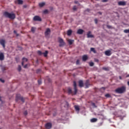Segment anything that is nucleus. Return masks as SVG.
<instances>
[{
	"label": "nucleus",
	"mask_w": 129,
	"mask_h": 129,
	"mask_svg": "<svg viewBox=\"0 0 129 129\" xmlns=\"http://www.w3.org/2000/svg\"><path fill=\"white\" fill-rule=\"evenodd\" d=\"M4 15L6 18H9L11 20H14L16 18V15L14 14L9 13L8 12H5Z\"/></svg>",
	"instance_id": "obj_2"
},
{
	"label": "nucleus",
	"mask_w": 129,
	"mask_h": 129,
	"mask_svg": "<svg viewBox=\"0 0 129 129\" xmlns=\"http://www.w3.org/2000/svg\"><path fill=\"white\" fill-rule=\"evenodd\" d=\"M14 34H17V31L14 30Z\"/></svg>",
	"instance_id": "obj_48"
},
{
	"label": "nucleus",
	"mask_w": 129,
	"mask_h": 129,
	"mask_svg": "<svg viewBox=\"0 0 129 129\" xmlns=\"http://www.w3.org/2000/svg\"><path fill=\"white\" fill-rule=\"evenodd\" d=\"M23 3L22 0H16L15 1V4H18V5H23Z\"/></svg>",
	"instance_id": "obj_18"
},
{
	"label": "nucleus",
	"mask_w": 129,
	"mask_h": 129,
	"mask_svg": "<svg viewBox=\"0 0 129 129\" xmlns=\"http://www.w3.org/2000/svg\"><path fill=\"white\" fill-rule=\"evenodd\" d=\"M77 3H78V2H77V1H75V4H77Z\"/></svg>",
	"instance_id": "obj_54"
},
{
	"label": "nucleus",
	"mask_w": 129,
	"mask_h": 129,
	"mask_svg": "<svg viewBox=\"0 0 129 129\" xmlns=\"http://www.w3.org/2000/svg\"><path fill=\"white\" fill-rule=\"evenodd\" d=\"M33 21L34 22H42V18L39 16H35L33 17Z\"/></svg>",
	"instance_id": "obj_4"
},
{
	"label": "nucleus",
	"mask_w": 129,
	"mask_h": 129,
	"mask_svg": "<svg viewBox=\"0 0 129 129\" xmlns=\"http://www.w3.org/2000/svg\"><path fill=\"white\" fill-rule=\"evenodd\" d=\"M68 42L69 45H72V44H73V43H74V40L69 39L68 40Z\"/></svg>",
	"instance_id": "obj_22"
},
{
	"label": "nucleus",
	"mask_w": 129,
	"mask_h": 129,
	"mask_svg": "<svg viewBox=\"0 0 129 129\" xmlns=\"http://www.w3.org/2000/svg\"><path fill=\"white\" fill-rule=\"evenodd\" d=\"M28 67V64H25L24 66V68H27Z\"/></svg>",
	"instance_id": "obj_46"
},
{
	"label": "nucleus",
	"mask_w": 129,
	"mask_h": 129,
	"mask_svg": "<svg viewBox=\"0 0 129 129\" xmlns=\"http://www.w3.org/2000/svg\"><path fill=\"white\" fill-rule=\"evenodd\" d=\"M18 70L20 72L21 70H22V68L21 67V66H18Z\"/></svg>",
	"instance_id": "obj_30"
},
{
	"label": "nucleus",
	"mask_w": 129,
	"mask_h": 129,
	"mask_svg": "<svg viewBox=\"0 0 129 129\" xmlns=\"http://www.w3.org/2000/svg\"><path fill=\"white\" fill-rule=\"evenodd\" d=\"M85 85L86 86L85 88H88L89 86H90V84H89V80H87L86 81V82L85 83Z\"/></svg>",
	"instance_id": "obj_12"
},
{
	"label": "nucleus",
	"mask_w": 129,
	"mask_h": 129,
	"mask_svg": "<svg viewBox=\"0 0 129 129\" xmlns=\"http://www.w3.org/2000/svg\"><path fill=\"white\" fill-rule=\"evenodd\" d=\"M105 97H110V95L109 94H106L105 95Z\"/></svg>",
	"instance_id": "obj_36"
},
{
	"label": "nucleus",
	"mask_w": 129,
	"mask_h": 129,
	"mask_svg": "<svg viewBox=\"0 0 129 129\" xmlns=\"http://www.w3.org/2000/svg\"><path fill=\"white\" fill-rule=\"evenodd\" d=\"M84 32V30L81 29H80L77 31V34H79V35H82V34H83Z\"/></svg>",
	"instance_id": "obj_14"
},
{
	"label": "nucleus",
	"mask_w": 129,
	"mask_h": 129,
	"mask_svg": "<svg viewBox=\"0 0 129 129\" xmlns=\"http://www.w3.org/2000/svg\"><path fill=\"white\" fill-rule=\"evenodd\" d=\"M5 60V54L3 52L0 53V61H4Z\"/></svg>",
	"instance_id": "obj_11"
},
{
	"label": "nucleus",
	"mask_w": 129,
	"mask_h": 129,
	"mask_svg": "<svg viewBox=\"0 0 129 129\" xmlns=\"http://www.w3.org/2000/svg\"><path fill=\"white\" fill-rule=\"evenodd\" d=\"M77 10V8H76V6H74L73 7V10L74 11H76Z\"/></svg>",
	"instance_id": "obj_40"
},
{
	"label": "nucleus",
	"mask_w": 129,
	"mask_h": 129,
	"mask_svg": "<svg viewBox=\"0 0 129 129\" xmlns=\"http://www.w3.org/2000/svg\"><path fill=\"white\" fill-rule=\"evenodd\" d=\"M79 86L80 87H83V86H84L83 81L80 80L79 81Z\"/></svg>",
	"instance_id": "obj_17"
},
{
	"label": "nucleus",
	"mask_w": 129,
	"mask_h": 129,
	"mask_svg": "<svg viewBox=\"0 0 129 129\" xmlns=\"http://www.w3.org/2000/svg\"><path fill=\"white\" fill-rule=\"evenodd\" d=\"M87 11H88V12H89V9H87Z\"/></svg>",
	"instance_id": "obj_56"
},
{
	"label": "nucleus",
	"mask_w": 129,
	"mask_h": 129,
	"mask_svg": "<svg viewBox=\"0 0 129 129\" xmlns=\"http://www.w3.org/2000/svg\"><path fill=\"white\" fill-rule=\"evenodd\" d=\"M94 21L95 24H97L98 20H97V19H95Z\"/></svg>",
	"instance_id": "obj_38"
},
{
	"label": "nucleus",
	"mask_w": 129,
	"mask_h": 129,
	"mask_svg": "<svg viewBox=\"0 0 129 129\" xmlns=\"http://www.w3.org/2000/svg\"><path fill=\"white\" fill-rule=\"evenodd\" d=\"M45 3L43 2L41 3H39V6L40 7V8H43V7H44V6H45Z\"/></svg>",
	"instance_id": "obj_24"
},
{
	"label": "nucleus",
	"mask_w": 129,
	"mask_h": 129,
	"mask_svg": "<svg viewBox=\"0 0 129 129\" xmlns=\"http://www.w3.org/2000/svg\"><path fill=\"white\" fill-rule=\"evenodd\" d=\"M103 70H105V71H108V68H102Z\"/></svg>",
	"instance_id": "obj_33"
},
{
	"label": "nucleus",
	"mask_w": 129,
	"mask_h": 129,
	"mask_svg": "<svg viewBox=\"0 0 129 129\" xmlns=\"http://www.w3.org/2000/svg\"><path fill=\"white\" fill-rule=\"evenodd\" d=\"M0 44L3 46V48H6V41L5 40H0Z\"/></svg>",
	"instance_id": "obj_9"
},
{
	"label": "nucleus",
	"mask_w": 129,
	"mask_h": 129,
	"mask_svg": "<svg viewBox=\"0 0 129 129\" xmlns=\"http://www.w3.org/2000/svg\"><path fill=\"white\" fill-rule=\"evenodd\" d=\"M50 33H51V30H50L49 28H47L45 32V37H48V36H49Z\"/></svg>",
	"instance_id": "obj_8"
},
{
	"label": "nucleus",
	"mask_w": 129,
	"mask_h": 129,
	"mask_svg": "<svg viewBox=\"0 0 129 129\" xmlns=\"http://www.w3.org/2000/svg\"><path fill=\"white\" fill-rule=\"evenodd\" d=\"M0 129H2V128H0Z\"/></svg>",
	"instance_id": "obj_58"
},
{
	"label": "nucleus",
	"mask_w": 129,
	"mask_h": 129,
	"mask_svg": "<svg viewBox=\"0 0 129 129\" xmlns=\"http://www.w3.org/2000/svg\"><path fill=\"white\" fill-rule=\"evenodd\" d=\"M82 59H83V61H86V60H87V59H88V56H87V55H84L82 57Z\"/></svg>",
	"instance_id": "obj_19"
},
{
	"label": "nucleus",
	"mask_w": 129,
	"mask_h": 129,
	"mask_svg": "<svg viewBox=\"0 0 129 129\" xmlns=\"http://www.w3.org/2000/svg\"><path fill=\"white\" fill-rule=\"evenodd\" d=\"M89 65L90 66H91V67H92V66H94V63H93V62H91L89 63Z\"/></svg>",
	"instance_id": "obj_32"
},
{
	"label": "nucleus",
	"mask_w": 129,
	"mask_h": 129,
	"mask_svg": "<svg viewBox=\"0 0 129 129\" xmlns=\"http://www.w3.org/2000/svg\"><path fill=\"white\" fill-rule=\"evenodd\" d=\"M127 85H128V86H129V81L127 82Z\"/></svg>",
	"instance_id": "obj_51"
},
{
	"label": "nucleus",
	"mask_w": 129,
	"mask_h": 129,
	"mask_svg": "<svg viewBox=\"0 0 129 129\" xmlns=\"http://www.w3.org/2000/svg\"><path fill=\"white\" fill-rule=\"evenodd\" d=\"M42 55H43L44 57H47V56H48V50H46L45 52L42 53Z\"/></svg>",
	"instance_id": "obj_25"
},
{
	"label": "nucleus",
	"mask_w": 129,
	"mask_h": 129,
	"mask_svg": "<svg viewBox=\"0 0 129 129\" xmlns=\"http://www.w3.org/2000/svg\"><path fill=\"white\" fill-rule=\"evenodd\" d=\"M24 115H28V112L27 111H25L24 112Z\"/></svg>",
	"instance_id": "obj_37"
},
{
	"label": "nucleus",
	"mask_w": 129,
	"mask_h": 129,
	"mask_svg": "<svg viewBox=\"0 0 129 129\" xmlns=\"http://www.w3.org/2000/svg\"><path fill=\"white\" fill-rule=\"evenodd\" d=\"M37 54H38V55H39V56H41V55H43V52H42V51H40V50H38V51H37Z\"/></svg>",
	"instance_id": "obj_28"
},
{
	"label": "nucleus",
	"mask_w": 129,
	"mask_h": 129,
	"mask_svg": "<svg viewBox=\"0 0 129 129\" xmlns=\"http://www.w3.org/2000/svg\"><path fill=\"white\" fill-rule=\"evenodd\" d=\"M44 14H47V13H48V10H45L44 11Z\"/></svg>",
	"instance_id": "obj_45"
},
{
	"label": "nucleus",
	"mask_w": 129,
	"mask_h": 129,
	"mask_svg": "<svg viewBox=\"0 0 129 129\" xmlns=\"http://www.w3.org/2000/svg\"><path fill=\"white\" fill-rule=\"evenodd\" d=\"M68 92L69 94H73V92H72V89H71V88H68Z\"/></svg>",
	"instance_id": "obj_20"
},
{
	"label": "nucleus",
	"mask_w": 129,
	"mask_h": 129,
	"mask_svg": "<svg viewBox=\"0 0 129 129\" xmlns=\"http://www.w3.org/2000/svg\"><path fill=\"white\" fill-rule=\"evenodd\" d=\"M58 42L59 43V47H63L66 45V43L65 42H64V40L63 39L59 37L58 38Z\"/></svg>",
	"instance_id": "obj_3"
},
{
	"label": "nucleus",
	"mask_w": 129,
	"mask_h": 129,
	"mask_svg": "<svg viewBox=\"0 0 129 129\" xmlns=\"http://www.w3.org/2000/svg\"><path fill=\"white\" fill-rule=\"evenodd\" d=\"M75 108L77 111H79L80 110V108H79V106L75 105Z\"/></svg>",
	"instance_id": "obj_26"
},
{
	"label": "nucleus",
	"mask_w": 129,
	"mask_h": 129,
	"mask_svg": "<svg viewBox=\"0 0 129 129\" xmlns=\"http://www.w3.org/2000/svg\"><path fill=\"white\" fill-rule=\"evenodd\" d=\"M92 106H94V107H95V108L97 107V106L95 105V103H92Z\"/></svg>",
	"instance_id": "obj_35"
},
{
	"label": "nucleus",
	"mask_w": 129,
	"mask_h": 129,
	"mask_svg": "<svg viewBox=\"0 0 129 129\" xmlns=\"http://www.w3.org/2000/svg\"><path fill=\"white\" fill-rule=\"evenodd\" d=\"M124 33L127 34H129V29H125L124 30Z\"/></svg>",
	"instance_id": "obj_29"
},
{
	"label": "nucleus",
	"mask_w": 129,
	"mask_h": 129,
	"mask_svg": "<svg viewBox=\"0 0 129 129\" xmlns=\"http://www.w3.org/2000/svg\"><path fill=\"white\" fill-rule=\"evenodd\" d=\"M103 3H106L107 2H108V0H102V1Z\"/></svg>",
	"instance_id": "obj_43"
},
{
	"label": "nucleus",
	"mask_w": 129,
	"mask_h": 129,
	"mask_svg": "<svg viewBox=\"0 0 129 129\" xmlns=\"http://www.w3.org/2000/svg\"><path fill=\"white\" fill-rule=\"evenodd\" d=\"M98 14H99V15H102V13L100 12H98Z\"/></svg>",
	"instance_id": "obj_47"
},
{
	"label": "nucleus",
	"mask_w": 129,
	"mask_h": 129,
	"mask_svg": "<svg viewBox=\"0 0 129 129\" xmlns=\"http://www.w3.org/2000/svg\"><path fill=\"white\" fill-rule=\"evenodd\" d=\"M126 77H129V75H127L126 76Z\"/></svg>",
	"instance_id": "obj_55"
},
{
	"label": "nucleus",
	"mask_w": 129,
	"mask_h": 129,
	"mask_svg": "<svg viewBox=\"0 0 129 129\" xmlns=\"http://www.w3.org/2000/svg\"><path fill=\"white\" fill-rule=\"evenodd\" d=\"M45 128L46 129H51L52 128V123L48 122L45 124Z\"/></svg>",
	"instance_id": "obj_7"
},
{
	"label": "nucleus",
	"mask_w": 129,
	"mask_h": 129,
	"mask_svg": "<svg viewBox=\"0 0 129 129\" xmlns=\"http://www.w3.org/2000/svg\"><path fill=\"white\" fill-rule=\"evenodd\" d=\"M21 100L22 102H25V99L24 98L21 97L20 95H16V101H18V100Z\"/></svg>",
	"instance_id": "obj_5"
},
{
	"label": "nucleus",
	"mask_w": 129,
	"mask_h": 129,
	"mask_svg": "<svg viewBox=\"0 0 129 129\" xmlns=\"http://www.w3.org/2000/svg\"><path fill=\"white\" fill-rule=\"evenodd\" d=\"M40 71H41L40 70H37V73H38V72H40Z\"/></svg>",
	"instance_id": "obj_49"
},
{
	"label": "nucleus",
	"mask_w": 129,
	"mask_h": 129,
	"mask_svg": "<svg viewBox=\"0 0 129 129\" xmlns=\"http://www.w3.org/2000/svg\"><path fill=\"white\" fill-rule=\"evenodd\" d=\"M107 28H108V29H111V26L107 25Z\"/></svg>",
	"instance_id": "obj_44"
},
{
	"label": "nucleus",
	"mask_w": 129,
	"mask_h": 129,
	"mask_svg": "<svg viewBox=\"0 0 129 129\" xmlns=\"http://www.w3.org/2000/svg\"><path fill=\"white\" fill-rule=\"evenodd\" d=\"M94 61L98 62H99V60H98V59L95 58L94 59Z\"/></svg>",
	"instance_id": "obj_39"
},
{
	"label": "nucleus",
	"mask_w": 129,
	"mask_h": 129,
	"mask_svg": "<svg viewBox=\"0 0 129 129\" xmlns=\"http://www.w3.org/2000/svg\"><path fill=\"white\" fill-rule=\"evenodd\" d=\"M90 50L92 52H93V53H96V50H95V48H93V47H91L90 48Z\"/></svg>",
	"instance_id": "obj_27"
},
{
	"label": "nucleus",
	"mask_w": 129,
	"mask_h": 129,
	"mask_svg": "<svg viewBox=\"0 0 129 129\" xmlns=\"http://www.w3.org/2000/svg\"><path fill=\"white\" fill-rule=\"evenodd\" d=\"M125 91H126V87H125V86H122L115 90V92L116 93H118L119 94H122L123 93H124Z\"/></svg>",
	"instance_id": "obj_1"
},
{
	"label": "nucleus",
	"mask_w": 129,
	"mask_h": 129,
	"mask_svg": "<svg viewBox=\"0 0 129 129\" xmlns=\"http://www.w3.org/2000/svg\"><path fill=\"white\" fill-rule=\"evenodd\" d=\"M97 121V118H93L91 119V122H96Z\"/></svg>",
	"instance_id": "obj_23"
},
{
	"label": "nucleus",
	"mask_w": 129,
	"mask_h": 129,
	"mask_svg": "<svg viewBox=\"0 0 129 129\" xmlns=\"http://www.w3.org/2000/svg\"><path fill=\"white\" fill-rule=\"evenodd\" d=\"M27 61H28V58L23 57L22 58V66H24V64L25 62H27Z\"/></svg>",
	"instance_id": "obj_16"
},
{
	"label": "nucleus",
	"mask_w": 129,
	"mask_h": 129,
	"mask_svg": "<svg viewBox=\"0 0 129 129\" xmlns=\"http://www.w3.org/2000/svg\"><path fill=\"white\" fill-rule=\"evenodd\" d=\"M17 36H19V34H17Z\"/></svg>",
	"instance_id": "obj_57"
},
{
	"label": "nucleus",
	"mask_w": 129,
	"mask_h": 129,
	"mask_svg": "<svg viewBox=\"0 0 129 129\" xmlns=\"http://www.w3.org/2000/svg\"><path fill=\"white\" fill-rule=\"evenodd\" d=\"M74 87L75 90L74 94L75 95L77 93V91H78V90L77 89V84H76V81H74Z\"/></svg>",
	"instance_id": "obj_6"
},
{
	"label": "nucleus",
	"mask_w": 129,
	"mask_h": 129,
	"mask_svg": "<svg viewBox=\"0 0 129 129\" xmlns=\"http://www.w3.org/2000/svg\"><path fill=\"white\" fill-rule=\"evenodd\" d=\"M67 35L68 36H71L72 35V30L71 29L68 30Z\"/></svg>",
	"instance_id": "obj_21"
},
{
	"label": "nucleus",
	"mask_w": 129,
	"mask_h": 129,
	"mask_svg": "<svg viewBox=\"0 0 129 129\" xmlns=\"http://www.w3.org/2000/svg\"><path fill=\"white\" fill-rule=\"evenodd\" d=\"M105 54L106 56H110V55H111V51H110V50H108L105 51Z\"/></svg>",
	"instance_id": "obj_13"
},
{
	"label": "nucleus",
	"mask_w": 129,
	"mask_h": 129,
	"mask_svg": "<svg viewBox=\"0 0 129 129\" xmlns=\"http://www.w3.org/2000/svg\"><path fill=\"white\" fill-rule=\"evenodd\" d=\"M0 101H2V97L0 96Z\"/></svg>",
	"instance_id": "obj_53"
},
{
	"label": "nucleus",
	"mask_w": 129,
	"mask_h": 129,
	"mask_svg": "<svg viewBox=\"0 0 129 129\" xmlns=\"http://www.w3.org/2000/svg\"><path fill=\"white\" fill-rule=\"evenodd\" d=\"M0 81H1V82H2V83H5V80H4L2 79H0Z\"/></svg>",
	"instance_id": "obj_41"
},
{
	"label": "nucleus",
	"mask_w": 129,
	"mask_h": 129,
	"mask_svg": "<svg viewBox=\"0 0 129 129\" xmlns=\"http://www.w3.org/2000/svg\"><path fill=\"white\" fill-rule=\"evenodd\" d=\"M102 89H103V90H105V88L104 87H102Z\"/></svg>",
	"instance_id": "obj_52"
},
{
	"label": "nucleus",
	"mask_w": 129,
	"mask_h": 129,
	"mask_svg": "<svg viewBox=\"0 0 129 129\" xmlns=\"http://www.w3.org/2000/svg\"><path fill=\"white\" fill-rule=\"evenodd\" d=\"M35 28L34 27L31 28V32H32L33 33L35 32Z\"/></svg>",
	"instance_id": "obj_34"
},
{
	"label": "nucleus",
	"mask_w": 129,
	"mask_h": 129,
	"mask_svg": "<svg viewBox=\"0 0 129 129\" xmlns=\"http://www.w3.org/2000/svg\"><path fill=\"white\" fill-rule=\"evenodd\" d=\"M38 83L39 85H41V84H42V81L41 80H38Z\"/></svg>",
	"instance_id": "obj_31"
},
{
	"label": "nucleus",
	"mask_w": 129,
	"mask_h": 129,
	"mask_svg": "<svg viewBox=\"0 0 129 129\" xmlns=\"http://www.w3.org/2000/svg\"><path fill=\"white\" fill-rule=\"evenodd\" d=\"M118 5L119 6H125L126 5V3L124 1H120L118 2Z\"/></svg>",
	"instance_id": "obj_10"
},
{
	"label": "nucleus",
	"mask_w": 129,
	"mask_h": 129,
	"mask_svg": "<svg viewBox=\"0 0 129 129\" xmlns=\"http://www.w3.org/2000/svg\"><path fill=\"white\" fill-rule=\"evenodd\" d=\"M87 36L88 38H94V36L91 34V32L89 31L87 34Z\"/></svg>",
	"instance_id": "obj_15"
},
{
	"label": "nucleus",
	"mask_w": 129,
	"mask_h": 129,
	"mask_svg": "<svg viewBox=\"0 0 129 129\" xmlns=\"http://www.w3.org/2000/svg\"><path fill=\"white\" fill-rule=\"evenodd\" d=\"M79 62H80L79 60L78 59V60H77V61H76V64H77V65L79 64Z\"/></svg>",
	"instance_id": "obj_42"
},
{
	"label": "nucleus",
	"mask_w": 129,
	"mask_h": 129,
	"mask_svg": "<svg viewBox=\"0 0 129 129\" xmlns=\"http://www.w3.org/2000/svg\"><path fill=\"white\" fill-rule=\"evenodd\" d=\"M119 78L120 80H121L122 79L121 76H119Z\"/></svg>",
	"instance_id": "obj_50"
}]
</instances>
